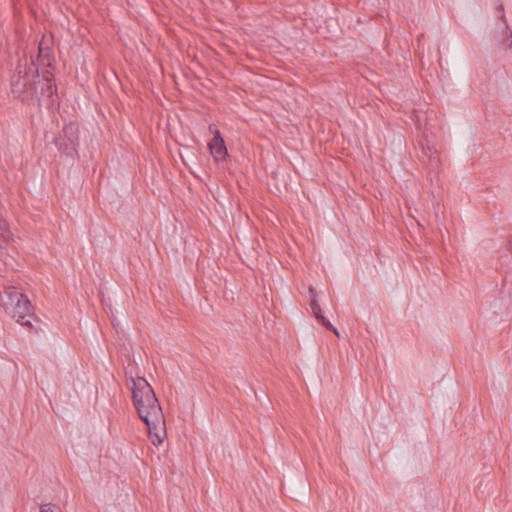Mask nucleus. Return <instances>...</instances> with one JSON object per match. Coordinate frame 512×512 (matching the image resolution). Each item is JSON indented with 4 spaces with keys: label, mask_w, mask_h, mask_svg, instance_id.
Wrapping results in <instances>:
<instances>
[{
    "label": "nucleus",
    "mask_w": 512,
    "mask_h": 512,
    "mask_svg": "<svg viewBox=\"0 0 512 512\" xmlns=\"http://www.w3.org/2000/svg\"><path fill=\"white\" fill-rule=\"evenodd\" d=\"M132 399L140 419L146 424L154 445H160L165 435V421L155 392L143 377H131Z\"/></svg>",
    "instance_id": "obj_1"
},
{
    "label": "nucleus",
    "mask_w": 512,
    "mask_h": 512,
    "mask_svg": "<svg viewBox=\"0 0 512 512\" xmlns=\"http://www.w3.org/2000/svg\"><path fill=\"white\" fill-rule=\"evenodd\" d=\"M38 77V67L32 60L28 62L27 57L18 60L15 73L11 77V92L14 97L26 102H46L47 106L57 102V88L49 81L43 82L41 91H38V84L35 79ZM47 77L46 80H49Z\"/></svg>",
    "instance_id": "obj_2"
},
{
    "label": "nucleus",
    "mask_w": 512,
    "mask_h": 512,
    "mask_svg": "<svg viewBox=\"0 0 512 512\" xmlns=\"http://www.w3.org/2000/svg\"><path fill=\"white\" fill-rule=\"evenodd\" d=\"M0 306L22 326L32 327L34 318L28 297L14 286H4L0 291Z\"/></svg>",
    "instance_id": "obj_3"
},
{
    "label": "nucleus",
    "mask_w": 512,
    "mask_h": 512,
    "mask_svg": "<svg viewBox=\"0 0 512 512\" xmlns=\"http://www.w3.org/2000/svg\"><path fill=\"white\" fill-rule=\"evenodd\" d=\"M79 132V126L73 122H70L63 127L59 135L54 140V143L61 154L71 158L78 155L77 148L79 146Z\"/></svg>",
    "instance_id": "obj_4"
},
{
    "label": "nucleus",
    "mask_w": 512,
    "mask_h": 512,
    "mask_svg": "<svg viewBox=\"0 0 512 512\" xmlns=\"http://www.w3.org/2000/svg\"><path fill=\"white\" fill-rule=\"evenodd\" d=\"M209 130L214 135L213 139L208 143L210 154L216 162L222 161L228 155L224 139L214 125H210Z\"/></svg>",
    "instance_id": "obj_5"
},
{
    "label": "nucleus",
    "mask_w": 512,
    "mask_h": 512,
    "mask_svg": "<svg viewBox=\"0 0 512 512\" xmlns=\"http://www.w3.org/2000/svg\"><path fill=\"white\" fill-rule=\"evenodd\" d=\"M308 291L310 296V308L317 321L328 330H331L337 337H340L337 328H335L330 321L323 316L315 288L310 286Z\"/></svg>",
    "instance_id": "obj_6"
},
{
    "label": "nucleus",
    "mask_w": 512,
    "mask_h": 512,
    "mask_svg": "<svg viewBox=\"0 0 512 512\" xmlns=\"http://www.w3.org/2000/svg\"><path fill=\"white\" fill-rule=\"evenodd\" d=\"M34 61L36 66L38 67V71L40 68H50L53 65L54 62V56L52 49L49 46H44L43 42H40L39 44V51L36 58L31 57L30 60L28 59V62Z\"/></svg>",
    "instance_id": "obj_7"
},
{
    "label": "nucleus",
    "mask_w": 512,
    "mask_h": 512,
    "mask_svg": "<svg viewBox=\"0 0 512 512\" xmlns=\"http://www.w3.org/2000/svg\"><path fill=\"white\" fill-rule=\"evenodd\" d=\"M499 13H500V19L503 21L504 27L502 32L497 36L498 43L504 47V48H511L512 47V30L508 26L505 13H504V7L502 4L499 6Z\"/></svg>",
    "instance_id": "obj_8"
},
{
    "label": "nucleus",
    "mask_w": 512,
    "mask_h": 512,
    "mask_svg": "<svg viewBox=\"0 0 512 512\" xmlns=\"http://www.w3.org/2000/svg\"><path fill=\"white\" fill-rule=\"evenodd\" d=\"M11 232L8 229V224L5 220L0 218V249L4 244L8 243L11 239Z\"/></svg>",
    "instance_id": "obj_9"
},
{
    "label": "nucleus",
    "mask_w": 512,
    "mask_h": 512,
    "mask_svg": "<svg viewBox=\"0 0 512 512\" xmlns=\"http://www.w3.org/2000/svg\"><path fill=\"white\" fill-rule=\"evenodd\" d=\"M47 77H50L48 81H49L52 85H54V86L56 87V85H55V84H54V82H53V81H54V76H53V74H52L51 72H49L48 70H46V71H43V77H42V79H40V77L35 79V83H36V84H38V91H39V92L41 91V85H42V83L47 81V80H46V79H47Z\"/></svg>",
    "instance_id": "obj_10"
},
{
    "label": "nucleus",
    "mask_w": 512,
    "mask_h": 512,
    "mask_svg": "<svg viewBox=\"0 0 512 512\" xmlns=\"http://www.w3.org/2000/svg\"><path fill=\"white\" fill-rule=\"evenodd\" d=\"M40 512H62L60 507L51 503L41 505Z\"/></svg>",
    "instance_id": "obj_11"
}]
</instances>
